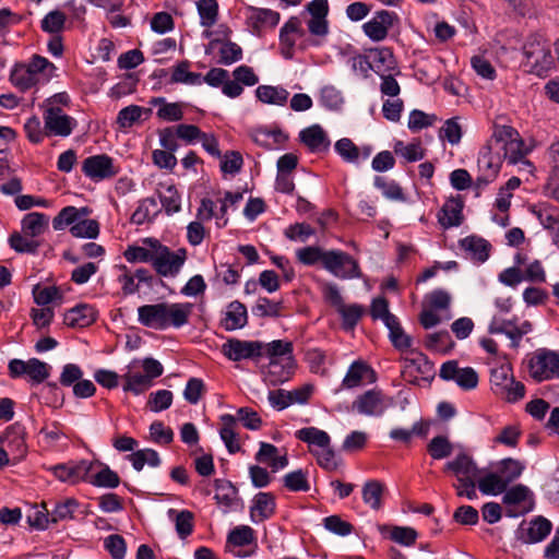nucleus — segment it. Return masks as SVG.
Returning a JSON list of instances; mask_svg holds the SVG:
<instances>
[{
  "label": "nucleus",
  "mask_w": 559,
  "mask_h": 559,
  "mask_svg": "<svg viewBox=\"0 0 559 559\" xmlns=\"http://www.w3.org/2000/svg\"><path fill=\"white\" fill-rule=\"evenodd\" d=\"M255 96L264 104L284 106L288 100L289 93L282 86L260 85L255 90Z\"/></svg>",
  "instance_id": "41"
},
{
  "label": "nucleus",
  "mask_w": 559,
  "mask_h": 559,
  "mask_svg": "<svg viewBox=\"0 0 559 559\" xmlns=\"http://www.w3.org/2000/svg\"><path fill=\"white\" fill-rule=\"evenodd\" d=\"M122 379L123 391L132 392L135 395L144 393L153 385V381L145 373L134 371L132 368H129V370L122 376Z\"/></svg>",
  "instance_id": "39"
},
{
  "label": "nucleus",
  "mask_w": 559,
  "mask_h": 559,
  "mask_svg": "<svg viewBox=\"0 0 559 559\" xmlns=\"http://www.w3.org/2000/svg\"><path fill=\"white\" fill-rule=\"evenodd\" d=\"M143 112H151V109H144L138 105H129L118 112L117 123L123 129L131 128L141 119Z\"/></svg>",
  "instance_id": "63"
},
{
  "label": "nucleus",
  "mask_w": 559,
  "mask_h": 559,
  "mask_svg": "<svg viewBox=\"0 0 559 559\" xmlns=\"http://www.w3.org/2000/svg\"><path fill=\"white\" fill-rule=\"evenodd\" d=\"M353 408L366 416H381L388 408L383 393L379 390H368L357 396L353 402Z\"/></svg>",
  "instance_id": "18"
},
{
  "label": "nucleus",
  "mask_w": 559,
  "mask_h": 559,
  "mask_svg": "<svg viewBox=\"0 0 559 559\" xmlns=\"http://www.w3.org/2000/svg\"><path fill=\"white\" fill-rule=\"evenodd\" d=\"M215 496L216 503L223 508L224 512L230 510L237 502L238 490L234 484L227 479H215Z\"/></svg>",
  "instance_id": "33"
},
{
  "label": "nucleus",
  "mask_w": 559,
  "mask_h": 559,
  "mask_svg": "<svg viewBox=\"0 0 559 559\" xmlns=\"http://www.w3.org/2000/svg\"><path fill=\"white\" fill-rule=\"evenodd\" d=\"M165 330L169 328L180 329L188 324L193 312L191 302H165Z\"/></svg>",
  "instance_id": "24"
},
{
  "label": "nucleus",
  "mask_w": 559,
  "mask_h": 559,
  "mask_svg": "<svg viewBox=\"0 0 559 559\" xmlns=\"http://www.w3.org/2000/svg\"><path fill=\"white\" fill-rule=\"evenodd\" d=\"M255 542V534L252 527L239 525L227 535L226 547H243Z\"/></svg>",
  "instance_id": "48"
},
{
  "label": "nucleus",
  "mask_w": 559,
  "mask_h": 559,
  "mask_svg": "<svg viewBox=\"0 0 559 559\" xmlns=\"http://www.w3.org/2000/svg\"><path fill=\"white\" fill-rule=\"evenodd\" d=\"M299 139L311 153H325L331 145L326 132L319 124H312L301 130Z\"/></svg>",
  "instance_id": "23"
},
{
  "label": "nucleus",
  "mask_w": 559,
  "mask_h": 559,
  "mask_svg": "<svg viewBox=\"0 0 559 559\" xmlns=\"http://www.w3.org/2000/svg\"><path fill=\"white\" fill-rule=\"evenodd\" d=\"M402 377L412 384L428 382L433 378V365L419 352L408 350L402 358Z\"/></svg>",
  "instance_id": "8"
},
{
  "label": "nucleus",
  "mask_w": 559,
  "mask_h": 559,
  "mask_svg": "<svg viewBox=\"0 0 559 559\" xmlns=\"http://www.w3.org/2000/svg\"><path fill=\"white\" fill-rule=\"evenodd\" d=\"M370 377V382L374 381L373 369L364 360H355L347 369L342 380V389L350 390L360 386L366 378Z\"/></svg>",
  "instance_id": "30"
},
{
  "label": "nucleus",
  "mask_w": 559,
  "mask_h": 559,
  "mask_svg": "<svg viewBox=\"0 0 559 559\" xmlns=\"http://www.w3.org/2000/svg\"><path fill=\"white\" fill-rule=\"evenodd\" d=\"M82 173L94 182L115 177L118 169L114 159L106 154L92 155L82 163Z\"/></svg>",
  "instance_id": "12"
},
{
  "label": "nucleus",
  "mask_w": 559,
  "mask_h": 559,
  "mask_svg": "<svg viewBox=\"0 0 559 559\" xmlns=\"http://www.w3.org/2000/svg\"><path fill=\"white\" fill-rule=\"evenodd\" d=\"M427 450L433 460H442L452 454L453 445L447 437L437 436L430 440Z\"/></svg>",
  "instance_id": "62"
},
{
  "label": "nucleus",
  "mask_w": 559,
  "mask_h": 559,
  "mask_svg": "<svg viewBox=\"0 0 559 559\" xmlns=\"http://www.w3.org/2000/svg\"><path fill=\"white\" fill-rule=\"evenodd\" d=\"M336 311L342 318V325L344 330L349 331L357 325L365 313V308L358 304H343Z\"/></svg>",
  "instance_id": "51"
},
{
  "label": "nucleus",
  "mask_w": 559,
  "mask_h": 559,
  "mask_svg": "<svg viewBox=\"0 0 559 559\" xmlns=\"http://www.w3.org/2000/svg\"><path fill=\"white\" fill-rule=\"evenodd\" d=\"M258 463L266 464L273 473L285 468L288 465V456L286 453L280 454L278 449L267 442H261L260 449L254 455Z\"/></svg>",
  "instance_id": "28"
},
{
  "label": "nucleus",
  "mask_w": 559,
  "mask_h": 559,
  "mask_svg": "<svg viewBox=\"0 0 559 559\" xmlns=\"http://www.w3.org/2000/svg\"><path fill=\"white\" fill-rule=\"evenodd\" d=\"M464 200L461 195L450 197L438 212V223L444 228L460 226L464 221Z\"/></svg>",
  "instance_id": "19"
},
{
  "label": "nucleus",
  "mask_w": 559,
  "mask_h": 559,
  "mask_svg": "<svg viewBox=\"0 0 559 559\" xmlns=\"http://www.w3.org/2000/svg\"><path fill=\"white\" fill-rule=\"evenodd\" d=\"M49 227V217L39 212H31L21 221V233H13L9 237L10 247L17 253L36 254L40 247L39 236Z\"/></svg>",
  "instance_id": "1"
},
{
  "label": "nucleus",
  "mask_w": 559,
  "mask_h": 559,
  "mask_svg": "<svg viewBox=\"0 0 559 559\" xmlns=\"http://www.w3.org/2000/svg\"><path fill=\"white\" fill-rule=\"evenodd\" d=\"M282 301H273L266 297H260L252 307V313L262 318H278L282 314Z\"/></svg>",
  "instance_id": "59"
},
{
  "label": "nucleus",
  "mask_w": 559,
  "mask_h": 559,
  "mask_svg": "<svg viewBox=\"0 0 559 559\" xmlns=\"http://www.w3.org/2000/svg\"><path fill=\"white\" fill-rule=\"evenodd\" d=\"M159 211L156 199L145 198L139 202L138 207L131 216V223L142 225L146 222H151Z\"/></svg>",
  "instance_id": "45"
},
{
  "label": "nucleus",
  "mask_w": 559,
  "mask_h": 559,
  "mask_svg": "<svg viewBox=\"0 0 559 559\" xmlns=\"http://www.w3.org/2000/svg\"><path fill=\"white\" fill-rule=\"evenodd\" d=\"M157 193L160 203L168 215H173L180 211L181 199L175 185L160 182L158 185Z\"/></svg>",
  "instance_id": "37"
},
{
  "label": "nucleus",
  "mask_w": 559,
  "mask_h": 559,
  "mask_svg": "<svg viewBox=\"0 0 559 559\" xmlns=\"http://www.w3.org/2000/svg\"><path fill=\"white\" fill-rule=\"evenodd\" d=\"M539 223L544 228L552 231L554 229L559 230V209L555 206L542 205L538 210L534 211Z\"/></svg>",
  "instance_id": "64"
},
{
  "label": "nucleus",
  "mask_w": 559,
  "mask_h": 559,
  "mask_svg": "<svg viewBox=\"0 0 559 559\" xmlns=\"http://www.w3.org/2000/svg\"><path fill=\"white\" fill-rule=\"evenodd\" d=\"M444 472H451L456 481L477 479L479 471L474 460L466 453H460L454 460L449 461Z\"/></svg>",
  "instance_id": "22"
},
{
  "label": "nucleus",
  "mask_w": 559,
  "mask_h": 559,
  "mask_svg": "<svg viewBox=\"0 0 559 559\" xmlns=\"http://www.w3.org/2000/svg\"><path fill=\"white\" fill-rule=\"evenodd\" d=\"M248 323L247 308L239 301H231L222 320V326L226 331H234L243 328Z\"/></svg>",
  "instance_id": "34"
},
{
  "label": "nucleus",
  "mask_w": 559,
  "mask_h": 559,
  "mask_svg": "<svg viewBox=\"0 0 559 559\" xmlns=\"http://www.w3.org/2000/svg\"><path fill=\"white\" fill-rule=\"evenodd\" d=\"M280 19V13L271 9L254 7L247 9V24L254 33H260L265 27H275Z\"/></svg>",
  "instance_id": "25"
},
{
  "label": "nucleus",
  "mask_w": 559,
  "mask_h": 559,
  "mask_svg": "<svg viewBox=\"0 0 559 559\" xmlns=\"http://www.w3.org/2000/svg\"><path fill=\"white\" fill-rule=\"evenodd\" d=\"M326 257L328 250H323L318 246H307L296 251L298 262L306 266H312L319 262L323 265V261H325Z\"/></svg>",
  "instance_id": "53"
},
{
  "label": "nucleus",
  "mask_w": 559,
  "mask_h": 559,
  "mask_svg": "<svg viewBox=\"0 0 559 559\" xmlns=\"http://www.w3.org/2000/svg\"><path fill=\"white\" fill-rule=\"evenodd\" d=\"M533 325L530 321L524 320L519 323V319L514 317L511 320H504L499 314H495L489 323L488 331L490 334H504L511 341V347L516 349L520 346L524 335L531 333Z\"/></svg>",
  "instance_id": "10"
},
{
  "label": "nucleus",
  "mask_w": 559,
  "mask_h": 559,
  "mask_svg": "<svg viewBox=\"0 0 559 559\" xmlns=\"http://www.w3.org/2000/svg\"><path fill=\"white\" fill-rule=\"evenodd\" d=\"M524 469L525 465L521 461L512 457L502 459L492 465L491 472L478 479V488L484 495H500L522 475Z\"/></svg>",
  "instance_id": "2"
},
{
  "label": "nucleus",
  "mask_w": 559,
  "mask_h": 559,
  "mask_svg": "<svg viewBox=\"0 0 559 559\" xmlns=\"http://www.w3.org/2000/svg\"><path fill=\"white\" fill-rule=\"evenodd\" d=\"M70 233L76 238L94 239L99 234V224L95 219L82 217L70 227Z\"/></svg>",
  "instance_id": "57"
},
{
  "label": "nucleus",
  "mask_w": 559,
  "mask_h": 559,
  "mask_svg": "<svg viewBox=\"0 0 559 559\" xmlns=\"http://www.w3.org/2000/svg\"><path fill=\"white\" fill-rule=\"evenodd\" d=\"M296 367L297 362L295 358L269 361L264 371V381L273 386L283 384L292 379Z\"/></svg>",
  "instance_id": "20"
},
{
  "label": "nucleus",
  "mask_w": 559,
  "mask_h": 559,
  "mask_svg": "<svg viewBox=\"0 0 559 559\" xmlns=\"http://www.w3.org/2000/svg\"><path fill=\"white\" fill-rule=\"evenodd\" d=\"M221 420V429L219 437L224 442L227 451L230 454H235L241 450L239 435L236 431L237 428V418L230 414H223L219 417Z\"/></svg>",
  "instance_id": "31"
},
{
  "label": "nucleus",
  "mask_w": 559,
  "mask_h": 559,
  "mask_svg": "<svg viewBox=\"0 0 559 559\" xmlns=\"http://www.w3.org/2000/svg\"><path fill=\"white\" fill-rule=\"evenodd\" d=\"M2 441L4 445L14 454V459H21L26 453V445L22 435L14 428H7Z\"/></svg>",
  "instance_id": "55"
},
{
  "label": "nucleus",
  "mask_w": 559,
  "mask_h": 559,
  "mask_svg": "<svg viewBox=\"0 0 559 559\" xmlns=\"http://www.w3.org/2000/svg\"><path fill=\"white\" fill-rule=\"evenodd\" d=\"M283 484L285 488L293 492H307L310 490L308 474L302 469H296L287 473L283 477Z\"/></svg>",
  "instance_id": "56"
},
{
  "label": "nucleus",
  "mask_w": 559,
  "mask_h": 559,
  "mask_svg": "<svg viewBox=\"0 0 559 559\" xmlns=\"http://www.w3.org/2000/svg\"><path fill=\"white\" fill-rule=\"evenodd\" d=\"M385 490L383 483L371 479L362 486V500L373 510H379L382 507V496Z\"/></svg>",
  "instance_id": "46"
},
{
  "label": "nucleus",
  "mask_w": 559,
  "mask_h": 559,
  "mask_svg": "<svg viewBox=\"0 0 559 559\" xmlns=\"http://www.w3.org/2000/svg\"><path fill=\"white\" fill-rule=\"evenodd\" d=\"M223 354L233 361L255 359L263 355V343L230 338L222 346Z\"/></svg>",
  "instance_id": "14"
},
{
  "label": "nucleus",
  "mask_w": 559,
  "mask_h": 559,
  "mask_svg": "<svg viewBox=\"0 0 559 559\" xmlns=\"http://www.w3.org/2000/svg\"><path fill=\"white\" fill-rule=\"evenodd\" d=\"M197 10L201 26L210 28L216 24L218 17V3L216 0H198Z\"/></svg>",
  "instance_id": "49"
},
{
  "label": "nucleus",
  "mask_w": 559,
  "mask_h": 559,
  "mask_svg": "<svg viewBox=\"0 0 559 559\" xmlns=\"http://www.w3.org/2000/svg\"><path fill=\"white\" fill-rule=\"evenodd\" d=\"M273 360H286V358L294 357V345L290 341L275 340L267 344H263V355Z\"/></svg>",
  "instance_id": "42"
},
{
  "label": "nucleus",
  "mask_w": 559,
  "mask_h": 559,
  "mask_svg": "<svg viewBox=\"0 0 559 559\" xmlns=\"http://www.w3.org/2000/svg\"><path fill=\"white\" fill-rule=\"evenodd\" d=\"M323 267L341 280L360 278L362 276L358 261L342 250H328Z\"/></svg>",
  "instance_id": "9"
},
{
  "label": "nucleus",
  "mask_w": 559,
  "mask_h": 559,
  "mask_svg": "<svg viewBox=\"0 0 559 559\" xmlns=\"http://www.w3.org/2000/svg\"><path fill=\"white\" fill-rule=\"evenodd\" d=\"M165 302L144 305L138 308L139 322L153 330H165Z\"/></svg>",
  "instance_id": "27"
},
{
  "label": "nucleus",
  "mask_w": 559,
  "mask_h": 559,
  "mask_svg": "<svg viewBox=\"0 0 559 559\" xmlns=\"http://www.w3.org/2000/svg\"><path fill=\"white\" fill-rule=\"evenodd\" d=\"M503 163L500 145L490 138L480 148L477 159L478 176L475 181L477 189H483L499 175Z\"/></svg>",
  "instance_id": "6"
},
{
  "label": "nucleus",
  "mask_w": 559,
  "mask_h": 559,
  "mask_svg": "<svg viewBox=\"0 0 559 559\" xmlns=\"http://www.w3.org/2000/svg\"><path fill=\"white\" fill-rule=\"evenodd\" d=\"M551 528L552 524L549 520L537 516L530 522L525 531L522 530L521 538L524 543H539L550 534Z\"/></svg>",
  "instance_id": "35"
},
{
  "label": "nucleus",
  "mask_w": 559,
  "mask_h": 559,
  "mask_svg": "<svg viewBox=\"0 0 559 559\" xmlns=\"http://www.w3.org/2000/svg\"><path fill=\"white\" fill-rule=\"evenodd\" d=\"M143 242L154 249L152 266L159 276L176 277L180 273L187 260V250L185 248L173 251L155 238H145Z\"/></svg>",
  "instance_id": "5"
},
{
  "label": "nucleus",
  "mask_w": 559,
  "mask_h": 559,
  "mask_svg": "<svg viewBox=\"0 0 559 559\" xmlns=\"http://www.w3.org/2000/svg\"><path fill=\"white\" fill-rule=\"evenodd\" d=\"M91 3L106 11V19L112 27L120 28L130 25L129 17L122 14H118V12L121 10L123 5V2L121 0H91Z\"/></svg>",
  "instance_id": "36"
},
{
  "label": "nucleus",
  "mask_w": 559,
  "mask_h": 559,
  "mask_svg": "<svg viewBox=\"0 0 559 559\" xmlns=\"http://www.w3.org/2000/svg\"><path fill=\"white\" fill-rule=\"evenodd\" d=\"M90 214L87 207L78 209L75 206H66L53 218L52 226L55 230H61L66 226L74 225L80 218L86 217Z\"/></svg>",
  "instance_id": "44"
},
{
  "label": "nucleus",
  "mask_w": 559,
  "mask_h": 559,
  "mask_svg": "<svg viewBox=\"0 0 559 559\" xmlns=\"http://www.w3.org/2000/svg\"><path fill=\"white\" fill-rule=\"evenodd\" d=\"M306 32L302 22L298 16H292L280 29L281 55L290 60L295 55V47L298 39L305 36Z\"/></svg>",
  "instance_id": "15"
},
{
  "label": "nucleus",
  "mask_w": 559,
  "mask_h": 559,
  "mask_svg": "<svg viewBox=\"0 0 559 559\" xmlns=\"http://www.w3.org/2000/svg\"><path fill=\"white\" fill-rule=\"evenodd\" d=\"M102 469L97 472L91 479L88 478V483L96 487H105V488H116L120 484V478L116 472L109 468L108 465H103Z\"/></svg>",
  "instance_id": "61"
},
{
  "label": "nucleus",
  "mask_w": 559,
  "mask_h": 559,
  "mask_svg": "<svg viewBox=\"0 0 559 559\" xmlns=\"http://www.w3.org/2000/svg\"><path fill=\"white\" fill-rule=\"evenodd\" d=\"M10 82L20 91L25 92L38 82V78H35L25 64H16L11 71Z\"/></svg>",
  "instance_id": "50"
},
{
  "label": "nucleus",
  "mask_w": 559,
  "mask_h": 559,
  "mask_svg": "<svg viewBox=\"0 0 559 559\" xmlns=\"http://www.w3.org/2000/svg\"><path fill=\"white\" fill-rule=\"evenodd\" d=\"M47 136H69L78 126V121L67 115L62 108L49 107L43 111Z\"/></svg>",
  "instance_id": "11"
},
{
  "label": "nucleus",
  "mask_w": 559,
  "mask_h": 559,
  "mask_svg": "<svg viewBox=\"0 0 559 559\" xmlns=\"http://www.w3.org/2000/svg\"><path fill=\"white\" fill-rule=\"evenodd\" d=\"M190 62L182 60L173 67L170 83L173 84H187V85H201L202 74L190 71Z\"/></svg>",
  "instance_id": "40"
},
{
  "label": "nucleus",
  "mask_w": 559,
  "mask_h": 559,
  "mask_svg": "<svg viewBox=\"0 0 559 559\" xmlns=\"http://www.w3.org/2000/svg\"><path fill=\"white\" fill-rule=\"evenodd\" d=\"M296 438L308 443L310 451L313 450V447L321 449L330 445L331 443L330 436L324 430L316 427H306L297 430Z\"/></svg>",
  "instance_id": "43"
},
{
  "label": "nucleus",
  "mask_w": 559,
  "mask_h": 559,
  "mask_svg": "<svg viewBox=\"0 0 559 559\" xmlns=\"http://www.w3.org/2000/svg\"><path fill=\"white\" fill-rule=\"evenodd\" d=\"M523 55L526 64L538 75L547 72L554 64L550 44L540 35L535 34L527 37L523 45Z\"/></svg>",
  "instance_id": "7"
},
{
  "label": "nucleus",
  "mask_w": 559,
  "mask_h": 559,
  "mask_svg": "<svg viewBox=\"0 0 559 559\" xmlns=\"http://www.w3.org/2000/svg\"><path fill=\"white\" fill-rule=\"evenodd\" d=\"M550 173L547 190L550 197L559 201V142L552 143L548 148Z\"/></svg>",
  "instance_id": "38"
},
{
  "label": "nucleus",
  "mask_w": 559,
  "mask_h": 559,
  "mask_svg": "<svg viewBox=\"0 0 559 559\" xmlns=\"http://www.w3.org/2000/svg\"><path fill=\"white\" fill-rule=\"evenodd\" d=\"M151 105H160L156 115L164 121L175 122L183 118V109L180 103H167L165 98H153Z\"/></svg>",
  "instance_id": "47"
},
{
  "label": "nucleus",
  "mask_w": 559,
  "mask_h": 559,
  "mask_svg": "<svg viewBox=\"0 0 559 559\" xmlns=\"http://www.w3.org/2000/svg\"><path fill=\"white\" fill-rule=\"evenodd\" d=\"M460 247L473 261L484 263L488 258L491 245L484 238L467 236L460 240Z\"/></svg>",
  "instance_id": "32"
},
{
  "label": "nucleus",
  "mask_w": 559,
  "mask_h": 559,
  "mask_svg": "<svg viewBox=\"0 0 559 559\" xmlns=\"http://www.w3.org/2000/svg\"><path fill=\"white\" fill-rule=\"evenodd\" d=\"M67 17L60 10H53L47 13L40 22V28L45 33L60 34L66 24Z\"/></svg>",
  "instance_id": "60"
},
{
  "label": "nucleus",
  "mask_w": 559,
  "mask_h": 559,
  "mask_svg": "<svg viewBox=\"0 0 559 559\" xmlns=\"http://www.w3.org/2000/svg\"><path fill=\"white\" fill-rule=\"evenodd\" d=\"M513 369L511 364L503 362L492 368L490 372V383L495 394H498L513 379Z\"/></svg>",
  "instance_id": "52"
},
{
  "label": "nucleus",
  "mask_w": 559,
  "mask_h": 559,
  "mask_svg": "<svg viewBox=\"0 0 559 559\" xmlns=\"http://www.w3.org/2000/svg\"><path fill=\"white\" fill-rule=\"evenodd\" d=\"M79 508V501L74 498H67L63 501L57 502L50 512V520L52 523L73 519L74 512Z\"/></svg>",
  "instance_id": "58"
},
{
  "label": "nucleus",
  "mask_w": 559,
  "mask_h": 559,
  "mask_svg": "<svg viewBox=\"0 0 559 559\" xmlns=\"http://www.w3.org/2000/svg\"><path fill=\"white\" fill-rule=\"evenodd\" d=\"M397 19L394 12L381 10L374 13L372 19L362 25L365 35L372 41H382L388 35L390 28Z\"/></svg>",
  "instance_id": "16"
},
{
  "label": "nucleus",
  "mask_w": 559,
  "mask_h": 559,
  "mask_svg": "<svg viewBox=\"0 0 559 559\" xmlns=\"http://www.w3.org/2000/svg\"><path fill=\"white\" fill-rule=\"evenodd\" d=\"M393 150L396 155L403 157L407 163L418 162L425 157V150L420 142L405 144L402 141H396Z\"/></svg>",
  "instance_id": "54"
},
{
  "label": "nucleus",
  "mask_w": 559,
  "mask_h": 559,
  "mask_svg": "<svg viewBox=\"0 0 559 559\" xmlns=\"http://www.w3.org/2000/svg\"><path fill=\"white\" fill-rule=\"evenodd\" d=\"M372 71L378 75L384 73L399 72L397 61L389 47L370 48Z\"/></svg>",
  "instance_id": "29"
},
{
  "label": "nucleus",
  "mask_w": 559,
  "mask_h": 559,
  "mask_svg": "<svg viewBox=\"0 0 559 559\" xmlns=\"http://www.w3.org/2000/svg\"><path fill=\"white\" fill-rule=\"evenodd\" d=\"M97 319L96 309L88 304H79L69 309L63 317V322L70 328H86Z\"/></svg>",
  "instance_id": "26"
},
{
  "label": "nucleus",
  "mask_w": 559,
  "mask_h": 559,
  "mask_svg": "<svg viewBox=\"0 0 559 559\" xmlns=\"http://www.w3.org/2000/svg\"><path fill=\"white\" fill-rule=\"evenodd\" d=\"M523 365L530 378L536 383L559 379L558 350L537 348L525 356Z\"/></svg>",
  "instance_id": "4"
},
{
  "label": "nucleus",
  "mask_w": 559,
  "mask_h": 559,
  "mask_svg": "<svg viewBox=\"0 0 559 559\" xmlns=\"http://www.w3.org/2000/svg\"><path fill=\"white\" fill-rule=\"evenodd\" d=\"M493 141L500 145V153L503 160L510 165H520V170L533 174L535 167L526 159L528 153L519 132L510 126H497L491 135Z\"/></svg>",
  "instance_id": "3"
},
{
  "label": "nucleus",
  "mask_w": 559,
  "mask_h": 559,
  "mask_svg": "<svg viewBox=\"0 0 559 559\" xmlns=\"http://www.w3.org/2000/svg\"><path fill=\"white\" fill-rule=\"evenodd\" d=\"M276 512V500L272 492H258L251 500L250 519L253 523H261L271 519Z\"/></svg>",
  "instance_id": "21"
},
{
  "label": "nucleus",
  "mask_w": 559,
  "mask_h": 559,
  "mask_svg": "<svg viewBox=\"0 0 559 559\" xmlns=\"http://www.w3.org/2000/svg\"><path fill=\"white\" fill-rule=\"evenodd\" d=\"M439 376L445 381H454L465 391L473 390L478 384L477 372L472 367L460 368L456 360L443 362Z\"/></svg>",
  "instance_id": "13"
},
{
  "label": "nucleus",
  "mask_w": 559,
  "mask_h": 559,
  "mask_svg": "<svg viewBox=\"0 0 559 559\" xmlns=\"http://www.w3.org/2000/svg\"><path fill=\"white\" fill-rule=\"evenodd\" d=\"M94 463L82 460L79 462H69L66 464H58L51 467L52 474L61 481L78 484L80 481H87L90 472Z\"/></svg>",
  "instance_id": "17"
}]
</instances>
